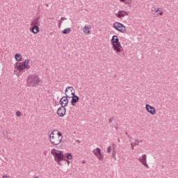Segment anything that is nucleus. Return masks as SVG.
<instances>
[{
	"instance_id": "f257e3e1",
	"label": "nucleus",
	"mask_w": 178,
	"mask_h": 178,
	"mask_svg": "<svg viewBox=\"0 0 178 178\" xmlns=\"http://www.w3.org/2000/svg\"><path fill=\"white\" fill-rule=\"evenodd\" d=\"M111 43L112 45L113 49L118 56L122 57H126L124 48L122 47L120 40L117 35H113L111 40Z\"/></svg>"
},
{
	"instance_id": "f03ea898",
	"label": "nucleus",
	"mask_w": 178,
	"mask_h": 178,
	"mask_svg": "<svg viewBox=\"0 0 178 178\" xmlns=\"http://www.w3.org/2000/svg\"><path fill=\"white\" fill-rule=\"evenodd\" d=\"M63 140V134L58 131H52L49 134V141L54 145H59Z\"/></svg>"
},
{
	"instance_id": "7ed1b4c3",
	"label": "nucleus",
	"mask_w": 178,
	"mask_h": 178,
	"mask_svg": "<svg viewBox=\"0 0 178 178\" xmlns=\"http://www.w3.org/2000/svg\"><path fill=\"white\" fill-rule=\"evenodd\" d=\"M51 154L54 156V161L58 164L62 165L60 162L65 159V156L63 151H58L56 149L51 150Z\"/></svg>"
},
{
	"instance_id": "20e7f679",
	"label": "nucleus",
	"mask_w": 178,
	"mask_h": 178,
	"mask_svg": "<svg viewBox=\"0 0 178 178\" xmlns=\"http://www.w3.org/2000/svg\"><path fill=\"white\" fill-rule=\"evenodd\" d=\"M40 81L39 76L35 74H31L27 78V85L29 87H35L36 85H39Z\"/></svg>"
},
{
	"instance_id": "39448f33",
	"label": "nucleus",
	"mask_w": 178,
	"mask_h": 178,
	"mask_svg": "<svg viewBox=\"0 0 178 178\" xmlns=\"http://www.w3.org/2000/svg\"><path fill=\"white\" fill-rule=\"evenodd\" d=\"M29 60H25L23 63H16L15 68L19 72H23L25 69H30Z\"/></svg>"
},
{
	"instance_id": "423d86ee",
	"label": "nucleus",
	"mask_w": 178,
	"mask_h": 178,
	"mask_svg": "<svg viewBox=\"0 0 178 178\" xmlns=\"http://www.w3.org/2000/svg\"><path fill=\"white\" fill-rule=\"evenodd\" d=\"M113 28L115 30H117L118 31L120 32V33H127L126 27L122 23L115 22L113 24Z\"/></svg>"
},
{
	"instance_id": "0eeeda50",
	"label": "nucleus",
	"mask_w": 178,
	"mask_h": 178,
	"mask_svg": "<svg viewBox=\"0 0 178 178\" xmlns=\"http://www.w3.org/2000/svg\"><path fill=\"white\" fill-rule=\"evenodd\" d=\"M92 153L100 161L104 159V156L102 154V149L100 148H96L93 150Z\"/></svg>"
},
{
	"instance_id": "6e6552de",
	"label": "nucleus",
	"mask_w": 178,
	"mask_h": 178,
	"mask_svg": "<svg viewBox=\"0 0 178 178\" xmlns=\"http://www.w3.org/2000/svg\"><path fill=\"white\" fill-rule=\"evenodd\" d=\"M65 97H62V98H60L59 101V104H60L61 106H63L64 107H66L69 103L68 98H70V96H68L67 94H65Z\"/></svg>"
},
{
	"instance_id": "1a4fd4ad",
	"label": "nucleus",
	"mask_w": 178,
	"mask_h": 178,
	"mask_svg": "<svg viewBox=\"0 0 178 178\" xmlns=\"http://www.w3.org/2000/svg\"><path fill=\"white\" fill-rule=\"evenodd\" d=\"M145 109L149 114L152 115H155L156 113V108L148 104L145 105Z\"/></svg>"
},
{
	"instance_id": "9d476101",
	"label": "nucleus",
	"mask_w": 178,
	"mask_h": 178,
	"mask_svg": "<svg viewBox=\"0 0 178 178\" xmlns=\"http://www.w3.org/2000/svg\"><path fill=\"white\" fill-rule=\"evenodd\" d=\"M65 113L66 108L63 106H61L60 108H58L57 115L58 117L63 118L65 116Z\"/></svg>"
},
{
	"instance_id": "9b49d317",
	"label": "nucleus",
	"mask_w": 178,
	"mask_h": 178,
	"mask_svg": "<svg viewBox=\"0 0 178 178\" xmlns=\"http://www.w3.org/2000/svg\"><path fill=\"white\" fill-rule=\"evenodd\" d=\"M147 154H143V155H142L141 157H140V158L138 159V161H139L144 166H145L146 168H149V165H148L147 163Z\"/></svg>"
},
{
	"instance_id": "f8f14e48",
	"label": "nucleus",
	"mask_w": 178,
	"mask_h": 178,
	"mask_svg": "<svg viewBox=\"0 0 178 178\" xmlns=\"http://www.w3.org/2000/svg\"><path fill=\"white\" fill-rule=\"evenodd\" d=\"M128 15H129V13L124 11V10H120V11H118V13L117 14H115V16L118 18H120V19L122 17H124L125 16H128Z\"/></svg>"
},
{
	"instance_id": "ddd939ff",
	"label": "nucleus",
	"mask_w": 178,
	"mask_h": 178,
	"mask_svg": "<svg viewBox=\"0 0 178 178\" xmlns=\"http://www.w3.org/2000/svg\"><path fill=\"white\" fill-rule=\"evenodd\" d=\"M70 98H72L71 104L73 106H75L77 102L79 101V97L78 96H70Z\"/></svg>"
},
{
	"instance_id": "4468645a",
	"label": "nucleus",
	"mask_w": 178,
	"mask_h": 178,
	"mask_svg": "<svg viewBox=\"0 0 178 178\" xmlns=\"http://www.w3.org/2000/svg\"><path fill=\"white\" fill-rule=\"evenodd\" d=\"M40 16L37 17L31 21V26H39Z\"/></svg>"
},
{
	"instance_id": "2eb2a0df",
	"label": "nucleus",
	"mask_w": 178,
	"mask_h": 178,
	"mask_svg": "<svg viewBox=\"0 0 178 178\" xmlns=\"http://www.w3.org/2000/svg\"><path fill=\"white\" fill-rule=\"evenodd\" d=\"M39 25H34L31 26L32 28L31 29V32L33 33V34H37L40 32V28L38 26Z\"/></svg>"
},
{
	"instance_id": "dca6fc26",
	"label": "nucleus",
	"mask_w": 178,
	"mask_h": 178,
	"mask_svg": "<svg viewBox=\"0 0 178 178\" xmlns=\"http://www.w3.org/2000/svg\"><path fill=\"white\" fill-rule=\"evenodd\" d=\"M15 59L16 61L20 62V61L22 60V56L21 54H16L15 55Z\"/></svg>"
},
{
	"instance_id": "f3484780",
	"label": "nucleus",
	"mask_w": 178,
	"mask_h": 178,
	"mask_svg": "<svg viewBox=\"0 0 178 178\" xmlns=\"http://www.w3.org/2000/svg\"><path fill=\"white\" fill-rule=\"evenodd\" d=\"M134 141H135L134 143H131V149H132V150L134 149V146H136V145H139V143H140V142H139L138 140L134 139Z\"/></svg>"
},
{
	"instance_id": "a211bd4d",
	"label": "nucleus",
	"mask_w": 178,
	"mask_h": 178,
	"mask_svg": "<svg viewBox=\"0 0 178 178\" xmlns=\"http://www.w3.org/2000/svg\"><path fill=\"white\" fill-rule=\"evenodd\" d=\"M90 28L88 27L87 26H85L83 29V31L86 35H88L90 33Z\"/></svg>"
},
{
	"instance_id": "6ab92c4d",
	"label": "nucleus",
	"mask_w": 178,
	"mask_h": 178,
	"mask_svg": "<svg viewBox=\"0 0 178 178\" xmlns=\"http://www.w3.org/2000/svg\"><path fill=\"white\" fill-rule=\"evenodd\" d=\"M71 31H72V29H71L67 28V29H65L62 31V33H63V34L67 35V34H69L70 33H71Z\"/></svg>"
},
{
	"instance_id": "aec40b11",
	"label": "nucleus",
	"mask_w": 178,
	"mask_h": 178,
	"mask_svg": "<svg viewBox=\"0 0 178 178\" xmlns=\"http://www.w3.org/2000/svg\"><path fill=\"white\" fill-rule=\"evenodd\" d=\"M68 90H70V92H73L74 90V88H73V87H72V86H68V87L65 89V95L67 94Z\"/></svg>"
},
{
	"instance_id": "412c9836",
	"label": "nucleus",
	"mask_w": 178,
	"mask_h": 178,
	"mask_svg": "<svg viewBox=\"0 0 178 178\" xmlns=\"http://www.w3.org/2000/svg\"><path fill=\"white\" fill-rule=\"evenodd\" d=\"M66 159H68V160L72 159V153H67L66 154Z\"/></svg>"
},
{
	"instance_id": "4be33fe9",
	"label": "nucleus",
	"mask_w": 178,
	"mask_h": 178,
	"mask_svg": "<svg viewBox=\"0 0 178 178\" xmlns=\"http://www.w3.org/2000/svg\"><path fill=\"white\" fill-rule=\"evenodd\" d=\"M160 10V8H152V12H154L155 13H158Z\"/></svg>"
},
{
	"instance_id": "5701e85b",
	"label": "nucleus",
	"mask_w": 178,
	"mask_h": 178,
	"mask_svg": "<svg viewBox=\"0 0 178 178\" xmlns=\"http://www.w3.org/2000/svg\"><path fill=\"white\" fill-rule=\"evenodd\" d=\"M121 2L124 3V4H130L131 2H129L127 0H120Z\"/></svg>"
},
{
	"instance_id": "b1692460",
	"label": "nucleus",
	"mask_w": 178,
	"mask_h": 178,
	"mask_svg": "<svg viewBox=\"0 0 178 178\" xmlns=\"http://www.w3.org/2000/svg\"><path fill=\"white\" fill-rule=\"evenodd\" d=\"M112 157L116 159V152L115 150L112 152Z\"/></svg>"
},
{
	"instance_id": "393cba45",
	"label": "nucleus",
	"mask_w": 178,
	"mask_h": 178,
	"mask_svg": "<svg viewBox=\"0 0 178 178\" xmlns=\"http://www.w3.org/2000/svg\"><path fill=\"white\" fill-rule=\"evenodd\" d=\"M111 151H112V147L108 146V148H107V152L111 153Z\"/></svg>"
},
{
	"instance_id": "a878e982",
	"label": "nucleus",
	"mask_w": 178,
	"mask_h": 178,
	"mask_svg": "<svg viewBox=\"0 0 178 178\" xmlns=\"http://www.w3.org/2000/svg\"><path fill=\"white\" fill-rule=\"evenodd\" d=\"M16 115H17V117H20V116H22V113H21L20 111H17V112H16Z\"/></svg>"
},
{
	"instance_id": "bb28decb",
	"label": "nucleus",
	"mask_w": 178,
	"mask_h": 178,
	"mask_svg": "<svg viewBox=\"0 0 178 178\" xmlns=\"http://www.w3.org/2000/svg\"><path fill=\"white\" fill-rule=\"evenodd\" d=\"M114 120H115L114 117H112V118H111L108 120V122H109V123H112Z\"/></svg>"
},
{
	"instance_id": "cd10ccee",
	"label": "nucleus",
	"mask_w": 178,
	"mask_h": 178,
	"mask_svg": "<svg viewBox=\"0 0 178 178\" xmlns=\"http://www.w3.org/2000/svg\"><path fill=\"white\" fill-rule=\"evenodd\" d=\"M156 14V15H160V16H163V12H159V13L158 12Z\"/></svg>"
},
{
	"instance_id": "c85d7f7f",
	"label": "nucleus",
	"mask_w": 178,
	"mask_h": 178,
	"mask_svg": "<svg viewBox=\"0 0 178 178\" xmlns=\"http://www.w3.org/2000/svg\"><path fill=\"white\" fill-rule=\"evenodd\" d=\"M63 161H66L67 163V164L70 163V159H65V157H64Z\"/></svg>"
},
{
	"instance_id": "c756f323",
	"label": "nucleus",
	"mask_w": 178,
	"mask_h": 178,
	"mask_svg": "<svg viewBox=\"0 0 178 178\" xmlns=\"http://www.w3.org/2000/svg\"><path fill=\"white\" fill-rule=\"evenodd\" d=\"M8 131H6V133H5V132H3V136H6V138H8Z\"/></svg>"
},
{
	"instance_id": "7c9ffc66",
	"label": "nucleus",
	"mask_w": 178,
	"mask_h": 178,
	"mask_svg": "<svg viewBox=\"0 0 178 178\" xmlns=\"http://www.w3.org/2000/svg\"><path fill=\"white\" fill-rule=\"evenodd\" d=\"M71 95H72V96H77V95H75L74 90H73L72 92H71Z\"/></svg>"
},
{
	"instance_id": "2f4dec72",
	"label": "nucleus",
	"mask_w": 178,
	"mask_h": 178,
	"mask_svg": "<svg viewBox=\"0 0 178 178\" xmlns=\"http://www.w3.org/2000/svg\"><path fill=\"white\" fill-rule=\"evenodd\" d=\"M62 23H63V20L60 19L58 21L59 26H60L62 24Z\"/></svg>"
},
{
	"instance_id": "473e14b6",
	"label": "nucleus",
	"mask_w": 178,
	"mask_h": 178,
	"mask_svg": "<svg viewBox=\"0 0 178 178\" xmlns=\"http://www.w3.org/2000/svg\"><path fill=\"white\" fill-rule=\"evenodd\" d=\"M125 134H126L128 137H130V135L128 134V132H126ZM130 138H132L130 137Z\"/></svg>"
},
{
	"instance_id": "72a5a7b5",
	"label": "nucleus",
	"mask_w": 178,
	"mask_h": 178,
	"mask_svg": "<svg viewBox=\"0 0 178 178\" xmlns=\"http://www.w3.org/2000/svg\"><path fill=\"white\" fill-rule=\"evenodd\" d=\"M2 178H9V177H7L6 175L3 176Z\"/></svg>"
},
{
	"instance_id": "f704fd0d",
	"label": "nucleus",
	"mask_w": 178,
	"mask_h": 178,
	"mask_svg": "<svg viewBox=\"0 0 178 178\" xmlns=\"http://www.w3.org/2000/svg\"><path fill=\"white\" fill-rule=\"evenodd\" d=\"M66 19L65 17H61L60 20L63 21V20H65Z\"/></svg>"
},
{
	"instance_id": "c9c22d12",
	"label": "nucleus",
	"mask_w": 178,
	"mask_h": 178,
	"mask_svg": "<svg viewBox=\"0 0 178 178\" xmlns=\"http://www.w3.org/2000/svg\"><path fill=\"white\" fill-rule=\"evenodd\" d=\"M118 143H120V142H121L120 138H118Z\"/></svg>"
},
{
	"instance_id": "e433bc0d",
	"label": "nucleus",
	"mask_w": 178,
	"mask_h": 178,
	"mask_svg": "<svg viewBox=\"0 0 178 178\" xmlns=\"http://www.w3.org/2000/svg\"><path fill=\"white\" fill-rule=\"evenodd\" d=\"M33 178H39L38 177H33Z\"/></svg>"
},
{
	"instance_id": "4c0bfd02",
	"label": "nucleus",
	"mask_w": 178,
	"mask_h": 178,
	"mask_svg": "<svg viewBox=\"0 0 178 178\" xmlns=\"http://www.w3.org/2000/svg\"><path fill=\"white\" fill-rule=\"evenodd\" d=\"M8 140H10V138H8Z\"/></svg>"
},
{
	"instance_id": "58836bf2",
	"label": "nucleus",
	"mask_w": 178,
	"mask_h": 178,
	"mask_svg": "<svg viewBox=\"0 0 178 178\" xmlns=\"http://www.w3.org/2000/svg\"><path fill=\"white\" fill-rule=\"evenodd\" d=\"M138 142H143V140L138 141Z\"/></svg>"
}]
</instances>
